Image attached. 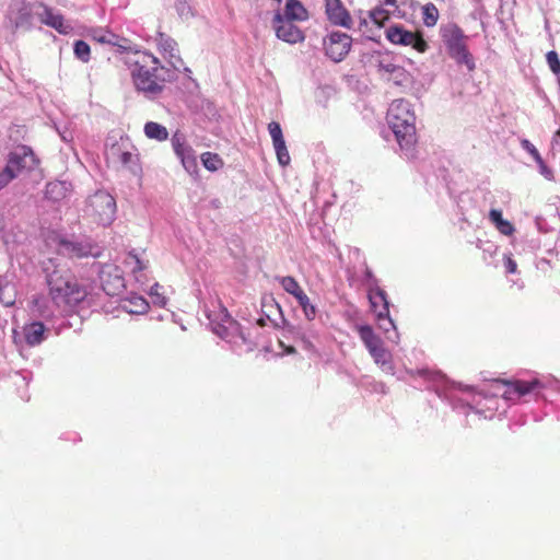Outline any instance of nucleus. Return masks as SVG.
Here are the masks:
<instances>
[{"label":"nucleus","instance_id":"39","mask_svg":"<svg viewBox=\"0 0 560 560\" xmlns=\"http://www.w3.org/2000/svg\"><path fill=\"white\" fill-rule=\"evenodd\" d=\"M15 177V173L5 165L4 168L0 171V190L7 187Z\"/></svg>","mask_w":560,"mask_h":560},{"label":"nucleus","instance_id":"41","mask_svg":"<svg viewBox=\"0 0 560 560\" xmlns=\"http://www.w3.org/2000/svg\"><path fill=\"white\" fill-rule=\"evenodd\" d=\"M62 185L60 183H49L47 186H46V195L49 197V198H52V199H58L61 195V190H62Z\"/></svg>","mask_w":560,"mask_h":560},{"label":"nucleus","instance_id":"11","mask_svg":"<svg viewBox=\"0 0 560 560\" xmlns=\"http://www.w3.org/2000/svg\"><path fill=\"white\" fill-rule=\"evenodd\" d=\"M325 14L327 20L336 26L350 30L352 18L341 0H325Z\"/></svg>","mask_w":560,"mask_h":560},{"label":"nucleus","instance_id":"33","mask_svg":"<svg viewBox=\"0 0 560 560\" xmlns=\"http://www.w3.org/2000/svg\"><path fill=\"white\" fill-rule=\"evenodd\" d=\"M273 147H275V150H276V154H277V159H278L279 164L282 165V166L289 165L290 161H291V158H290V154H289V151L287 149L284 140L273 144Z\"/></svg>","mask_w":560,"mask_h":560},{"label":"nucleus","instance_id":"42","mask_svg":"<svg viewBox=\"0 0 560 560\" xmlns=\"http://www.w3.org/2000/svg\"><path fill=\"white\" fill-rule=\"evenodd\" d=\"M539 167V173L547 179V180H553L555 175L551 168H549L544 160L541 159V162H537Z\"/></svg>","mask_w":560,"mask_h":560},{"label":"nucleus","instance_id":"10","mask_svg":"<svg viewBox=\"0 0 560 560\" xmlns=\"http://www.w3.org/2000/svg\"><path fill=\"white\" fill-rule=\"evenodd\" d=\"M172 147L186 171L194 172L197 170L195 150L190 145L186 144L185 137L179 131H176L173 135Z\"/></svg>","mask_w":560,"mask_h":560},{"label":"nucleus","instance_id":"1","mask_svg":"<svg viewBox=\"0 0 560 560\" xmlns=\"http://www.w3.org/2000/svg\"><path fill=\"white\" fill-rule=\"evenodd\" d=\"M165 71V68L155 56L143 54L135 62L131 78L138 91L144 93L150 98H154L164 90L165 78L163 72Z\"/></svg>","mask_w":560,"mask_h":560},{"label":"nucleus","instance_id":"35","mask_svg":"<svg viewBox=\"0 0 560 560\" xmlns=\"http://www.w3.org/2000/svg\"><path fill=\"white\" fill-rule=\"evenodd\" d=\"M74 55L83 62L90 60L91 49L88 43L84 40H77L74 43Z\"/></svg>","mask_w":560,"mask_h":560},{"label":"nucleus","instance_id":"4","mask_svg":"<svg viewBox=\"0 0 560 560\" xmlns=\"http://www.w3.org/2000/svg\"><path fill=\"white\" fill-rule=\"evenodd\" d=\"M441 38L445 45L447 55L455 60L458 66L464 65L469 72L476 69L474 56L468 49L467 39L464 31L455 23H448L441 27Z\"/></svg>","mask_w":560,"mask_h":560},{"label":"nucleus","instance_id":"45","mask_svg":"<svg viewBox=\"0 0 560 560\" xmlns=\"http://www.w3.org/2000/svg\"><path fill=\"white\" fill-rule=\"evenodd\" d=\"M504 266H505L506 272H509V273H515L517 271V264L511 256L505 257Z\"/></svg>","mask_w":560,"mask_h":560},{"label":"nucleus","instance_id":"8","mask_svg":"<svg viewBox=\"0 0 560 560\" xmlns=\"http://www.w3.org/2000/svg\"><path fill=\"white\" fill-rule=\"evenodd\" d=\"M100 280L107 295H118L125 289V278L120 268L113 264H105L100 270Z\"/></svg>","mask_w":560,"mask_h":560},{"label":"nucleus","instance_id":"44","mask_svg":"<svg viewBox=\"0 0 560 560\" xmlns=\"http://www.w3.org/2000/svg\"><path fill=\"white\" fill-rule=\"evenodd\" d=\"M303 311H304V314L306 316L307 319H313L316 315V308L313 304H311L310 302V299L307 298V304L305 305H300Z\"/></svg>","mask_w":560,"mask_h":560},{"label":"nucleus","instance_id":"15","mask_svg":"<svg viewBox=\"0 0 560 560\" xmlns=\"http://www.w3.org/2000/svg\"><path fill=\"white\" fill-rule=\"evenodd\" d=\"M96 246L90 243L83 242H71V241H61L60 242V252L63 255L69 256L70 258H83L89 256H98V252H95Z\"/></svg>","mask_w":560,"mask_h":560},{"label":"nucleus","instance_id":"47","mask_svg":"<svg viewBox=\"0 0 560 560\" xmlns=\"http://www.w3.org/2000/svg\"><path fill=\"white\" fill-rule=\"evenodd\" d=\"M161 288H162V287H161L159 283L153 284V285L151 287V291H150L151 295H156V296H159V295H160L159 290H160Z\"/></svg>","mask_w":560,"mask_h":560},{"label":"nucleus","instance_id":"48","mask_svg":"<svg viewBox=\"0 0 560 560\" xmlns=\"http://www.w3.org/2000/svg\"><path fill=\"white\" fill-rule=\"evenodd\" d=\"M383 3L385 5L397 8V0H384Z\"/></svg>","mask_w":560,"mask_h":560},{"label":"nucleus","instance_id":"14","mask_svg":"<svg viewBox=\"0 0 560 560\" xmlns=\"http://www.w3.org/2000/svg\"><path fill=\"white\" fill-rule=\"evenodd\" d=\"M389 20V12L383 8H375L369 12V19H361L359 22V31L372 38V28L374 25L376 30L384 27L385 23Z\"/></svg>","mask_w":560,"mask_h":560},{"label":"nucleus","instance_id":"29","mask_svg":"<svg viewBox=\"0 0 560 560\" xmlns=\"http://www.w3.org/2000/svg\"><path fill=\"white\" fill-rule=\"evenodd\" d=\"M201 162L206 170L210 172H215L223 167L224 162L218 153L213 152H203L201 154Z\"/></svg>","mask_w":560,"mask_h":560},{"label":"nucleus","instance_id":"27","mask_svg":"<svg viewBox=\"0 0 560 560\" xmlns=\"http://www.w3.org/2000/svg\"><path fill=\"white\" fill-rule=\"evenodd\" d=\"M144 135L147 138L160 142L165 141L168 138L167 129L161 124L154 121H148L144 125Z\"/></svg>","mask_w":560,"mask_h":560},{"label":"nucleus","instance_id":"28","mask_svg":"<svg viewBox=\"0 0 560 560\" xmlns=\"http://www.w3.org/2000/svg\"><path fill=\"white\" fill-rule=\"evenodd\" d=\"M124 307L131 314H143L149 310V303L142 296H131Z\"/></svg>","mask_w":560,"mask_h":560},{"label":"nucleus","instance_id":"17","mask_svg":"<svg viewBox=\"0 0 560 560\" xmlns=\"http://www.w3.org/2000/svg\"><path fill=\"white\" fill-rule=\"evenodd\" d=\"M156 40L159 51L163 55L164 58L168 59V62L173 68L177 69L183 63L178 55L177 43L173 38L162 33L159 35Z\"/></svg>","mask_w":560,"mask_h":560},{"label":"nucleus","instance_id":"19","mask_svg":"<svg viewBox=\"0 0 560 560\" xmlns=\"http://www.w3.org/2000/svg\"><path fill=\"white\" fill-rule=\"evenodd\" d=\"M369 300L371 307L378 319L387 318L389 316L388 301L384 290L377 288L370 291Z\"/></svg>","mask_w":560,"mask_h":560},{"label":"nucleus","instance_id":"43","mask_svg":"<svg viewBox=\"0 0 560 560\" xmlns=\"http://www.w3.org/2000/svg\"><path fill=\"white\" fill-rule=\"evenodd\" d=\"M397 67H398L397 65H394L392 62L381 61L378 63V71L382 73L392 75L395 72V70L397 69Z\"/></svg>","mask_w":560,"mask_h":560},{"label":"nucleus","instance_id":"37","mask_svg":"<svg viewBox=\"0 0 560 560\" xmlns=\"http://www.w3.org/2000/svg\"><path fill=\"white\" fill-rule=\"evenodd\" d=\"M408 77L407 71L402 67L398 66L395 72L388 77L387 80L393 81L397 85H401L408 81Z\"/></svg>","mask_w":560,"mask_h":560},{"label":"nucleus","instance_id":"25","mask_svg":"<svg viewBox=\"0 0 560 560\" xmlns=\"http://www.w3.org/2000/svg\"><path fill=\"white\" fill-rule=\"evenodd\" d=\"M489 219L501 234L510 236L514 233L515 229L513 224L503 219L501 210L491 209L489 212Z\"/></svg>","mask_w":560,"mask_h":560},{"label":"nucleus","instance_id":"7","mask_svg":"<svg viewBox=\"0 0 560 560\" xmlns=\"http://www.w3.org/2000/svg\"><path fill=\"white\" fill-rule=\"evenodd\" d=\"M352 38L341 32H332L324 39L326 55L334 61L339 62L349 54Z\"/></svg>","mask_w":560,"mask_h":560},{"label":"nucleus","instance_id":"6","mask_svg":"<svg viewBox=\"0 0 560 560\" xmlns=\"http://www.w3.org/2000/svg\"><path fill=\"white\" fill-rule=\"evenodd\" d=\"M386 38L394 45L410 46L420 54L425 52L429 48L421 32L408 31L402 25L388 27L386 30Z\"/></svg>","mask_w":560,"mask_h":560},{"label":"nucleus","instance_id":"30","mask_svg":"<svg viewBox=\"0 0 560 560\" xmlns=\"http://www.w3.org/2000/svg\"><path fill=\"white\" fill-rule=\"evenodd\" d=\"M422 20L428 27H432L438 23L439 10L433 3L430 2L422 7Z\"/></svg>","mask_w":560,"mask_h":560},{"label":"nucleus","instance_id":"46","mask_svg":"<svg viewBox=\"0 0 560 560\" xmlns=\"http://www.w3.org/2000/svg\"><path fill=\"white\" fill-rule=\"evenodd\" d=\"M281 348L284 350L285 353L292 354L295 353V348L292 346H284L282 342H280Z\"/></svg>","mask_w":560,"mask_h":560},{"label":"nucleus","instance_id":"36","mask_svg":"<svg viewBox=\"0 0 560 560\" xmlns=\"http://www.w3.org/2000/svg\"><path fill=\"white\" fill-rule=\"evenodd\" d=\"M268 130H269V133L271 136V139H272V143L276 144L278 142H281L283 141V135H282V130H281V127H280V124L277 122V121H271L269 125H268Z\"/></svg>","mask_w":560,"mask_h":560},{"label":"nucleus","instance_id":"2","mask_svg":"<svg viewBox=\"0 0 560 560\" xmlns=\"http://www.w3.org/2000/svg\"><path fill=\"white\" fill-rule=\"evenodd\" d=\"M49 296L62 308L73 307L82 302L88 291L67 270L55 269L47 276Z\"/></svg>","mask_w":560,"mask_h":560},{"label":"nucleus","instance_id":"32","mask_svg":"<svg viewBox=\"0 0 560 560\" xmlns=\"http://www.w3.org/2000/svg\"><path fill=\"white\" fill-rule=\"evenodd\" d=\"M369 353L371 354L376 364L385 365L390 362V354L384 348L383 342L377 347H374L371 350H369Z\"/></svg>","mask_w":560,"mask_h":560},{"label":"nucleus","instance_id":"5","mask_svg":"<svg viewBox=\"0 0 560 560\" xmlns=\"http://www.w3.org/2000/svg\"><path fill=\"white\" fill-rule=\"evenodd\" d=\"M88 211L94 222L107 226L115 219L116 201L108 192L97 191L90 198Z\"/></svg>","mask_w":560,"mask_h":560},{"label":"nucleus","instance_id":"50","mask_svg":"<svg viewBox=\"0 0 560 560\" xmlns=\"http://www.w3.org/2000/svg\"><path fill=\"white\" fill-rule=\"evenodd\" d=\"M165 303H166L165 298H163L162 301H161V304L165 305Z\"/></svg>","mask_w":560,"mask_h":560},{"label":"nucleus","instance_id":"16","mask_svg":"<svg viewBox=\"0 0 560 560\" xmlns=\"http://www.w3.org/2000/svg\"><path fill=\"white\" fill-rule=\"evenodd\" d=\"M31 10L26 5L11 8L5 18L4 25L14 33L19 28L27 27L31 24Z\"/></svg>","mask_w":560,"mask_h":560},{"label":"nucleus","instance_id":"23","mask_svg":"<svg viewBox=\"0 0 560 560\" xmlns=\"http://www.w3.org/2000/svg\"><path fill=\"white\" fill-rule=\"evenodd\" d=\"M282 18L289 21H305L308 19V12L299 0H287Z\"/></svg>","mask_w":560,"mask_h":560},{"label":"nucleus","instance_id":"13","mask_svg":"<svg viewBox=\"0 0 560 560\" xmlns=\"http://www.w3.org/2000/svg\"><path fill=\"white\" fill-rule=\"evenodd\" d=\"M500 383L505 385V390L503 392L502 396L505 399L512 400L521 398L532 392H534L536 388L540 386V382L536 378L530 381H523V380H500Z\"/></svg>","mask_w":560,"mask_h":560},{"label":"nucleus","instance_id":"40","mask_svg":"<svg viewBox=\"0 0 560 560\" xmlns=\"http://www.w3.org/2000/svg\"><path fill=\"white\" fill-rule=\"evenodd\" d=\"M521 145L522 148L527 151L532 156L533 159L535 160V162H541V155L539 153V151L535 148V145L527 139H523L521 141Z\"/></svg>","mask_w":560,"mask_h":560},{"label":"nucleus","instance_id":"12","mask_svg":"<svg viewBox=\"0 0 560 560\" xmlns=\"http://www.w3.org/2000/svg\"><path fill=\"white\" fill-rule=\"evenodd\" d=\"M275 31L279 39L289 43L296 44L304 40L305 36L303 31L293 24V21L283 19L281 14L275 16Z\"/></svg>","mask_w":560,"mask_h":560},{"label":"nucleus","instance_id":"31","mask_svg":"<svg viewBox=\"0 0 560 560\" xmlns=\"http://www.w3.org/2000/svg\"><path fill=\"white\" fill-rule=\"evenodd\" d=\"M126 267H128L133 275L143 271L147 268V262L141 260L140 257L135 253H129L124 260Z\"/></svg>","mask_w":560,"mask_h":560},{"label":"nucleus","instance_id":"34","mask_svg":"<svg viewBox=\"0 0 560 560\" xmlns=\"http://www.w3.org/2000/svg\"><path fill=\"white\" fill-rule=\"evenodd\" d=\"M0 302L5 306H11L15 302L13 288L9 283H0Z\"/></svg>","mask_w":560,"mask_h":560},{"label":"nucleus","instance_id":"38","mask_svg":"<svg viewBox=\"0 0 560 560\" xmlns=\"http://www.w3.org/2000/svg\"><path fill=\"white\" fill-rule=\"evenodd\" d=\"M546 59H547L550 70L555 74H559L560 73V60H559L558 54L555 50H551V51L547 52Z\"/></svg>","mask_w":560,"mask_h":560},{"label":"nucleus","instance_id":"21","mask_svg":"<svg viewBox=\"0 0 560 560\" xmlns=\"http://www.w3.org/2000/svg\"><path fill=\"white\" fill-rule=\"evenodd\" d=\"M45 325L40 322H33L23 327L24 338L28 346H37L45 339Z\"/></svg>","mask_w":560,"mask_h":560},{"label":"nucleus","instance_id":"9","mask_svg":"<svg viewBox=\"0 0 560 560\" xmlns=\"http://www.w3.org/2000/svg\"><path fill=\"white\" fill-rule=\"evenodd\" d=\"M38 160L30 147L21 145L8 156L7 166L18 176L24 170H33Z\"/></svg>","mask_w":560,"mask_h":560},{"label":"nucleus","instance_id":"18","mask_svg":"<svg viewBox=\"0 0 560 560\" xmlns=\"http://www.w3.org/2000/svg\"><path fill=\"white\" fill-rule=\"evenodd\" d=\"M106 158L108 161L115 164H120L124 167H129L138 161V156L136 154L124 149V145L119 143H115L109 148L106 153Z\"/></svg>","mask_w":560,"mask_h":560},{"label":"nucleus","instance_id":"22","mask_svg":"<svg viewBox=\"0 0 560 560\" xmlns=\"http://www.w3.org/2000/svg\"><path fill=\"white\" fill-rule=\"evenodd\" d=\"M278 279L283 290L287 293L293 295L296 299L299 305L307 304L306 293L303 291L299 282L293 277L287 276L280 277Z\"/></svg>","mask_w":560,"mask_h":560},{"label":"nucleus","instance_id":"49","mask_svg":"<svg viewBox=\"0 0 560 560\" xmlns=\"http://www.w3.org/2000/svg\"><path fill=\"white\" fill-rule=\"evenodd\" d=\"M560 137V128L556 131V135H555V141L557 142V138Z\"/></svg>","mask_w":560,"mask_h":560},{"label":"nucleus","instance_id":"20","mask_svg":"<svg viewBox=\"0 0 560 560\" xmlns=\"http://www.w3.org/2000/svg\"><path fill=\"white\" fill-rule=\"evenodd\" d=\"M42 22L60 34H68L71 31V26L66 23L63 16L59 13H55L51 9L45 8L40 14Z\"/></svg>","mask_w":560,"mask_h":560},{"label":"nucleus","instance_id":"24","mask_svg":"<svg viewBox=\"0 0 560 560\" xmlns=\"http://www.w3.org/2000/svg\"><path fill=\"white\" fill-rule=\"evenodd\" d=\"M92 38L102 44H109L117 46L122 49H127V39L119 37L118 35L102 28L92 31Z\"/></svg>","mask_w":560,"mask_h":560},{"label":"nucleus","instance_id":"3","mask_svg":"<svg viewBox=\"0 0 560 560\" xmlns=\"http://www.w3.org/2000/svg\"><path fill=\"white\" fill-rule=\"evenodd\" d=\"M415 114L405 100H395L389 105L387 121L401 149H411L417 142Z\"/></svg>","mask_w":560,"mask_h":560},{"label":"nucleus","instance_id":"26","mask_svg":"<svg viewBox=\"0 0 560 560\" xmlns=\"http://www.w3.org/2000/svg\"><path fill=\"white\" fill-rule=\"evenodd\" d=\"M360 339L364 343L368 350H371L374 347H377L383 341L382 339L374 332L373 328L369 325H361L357 328Z\"/></svg>","mask_w":560,"mask_h":560}]
</instances>
